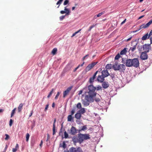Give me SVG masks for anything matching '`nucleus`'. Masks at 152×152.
<instances>
[{
  "label": "nucleus",
  "instance_id": "1",
  "mask_svg": "<svg viewBox=\"0 0 152 152\" xmlns=\"http://www.w3.org/2000/svg\"><path fill=\"white\" fill-rule=\"evenodd\" d=\"M96 87L92 85L88 86L87 90L85 93V94L83 95L82 99V104L84 106H87L89 104L90 102H93L94 101V98L97 94L95 92Z\"/></svg>",
  "mask_w": 152,
  "mask_h": 152
},
{
  "label": "nucleus",
  "instance_id": "2",
  "mask_svg": "<svg viewBox=\"0 0 152 152\" xmlns=\"http://www.w3.org/2000/svg\"><path fill=\"white\" fill-rule=\"evenodd\" d=\"M139 64L138 59L137 58H134L133 59H127L126 60L125 64L127 67L134 66L137 68L139 66Z\"/></svg>",
  "mask_w": 152,
  "mask_h": 152
},
{
  "label": "nucleus",
  "instance_id": "3",
  "mask_svg": "<svg viewBox=\"0 0 152 152\" xmlns=\"http://www.w3.org/2000/svg\"><path fill=\"white\" fill-rule=\"evenodd\" d=\"M113 68L115 70H119L121 72H124L126 69V67L123 64L118 65V63H115L113 66Z\"/></svg>",
  "mask_w": 152,
  "mask_h": 152
},
{
  "label": "nucleus",
  "instance_id": "4",
  "mask_svg": "<svg viewBox=\"0 0 152 152\" xmlns=\"http://www.w3.org/2000/svg\"><path fill=\"white\" fill-rule=\"evenodd\" d=\"M78 138H79V142L81 143L84 140L90 139L91 137L88 134H83L80 133L78 134Z\"/></svg>",
  "mask_w": 152,
  "mask_h": 152
},
{
  "label": "nucleus",
  "instance_id": "5",
  "mask_svg": "<svg viewBox=\"0 0 152 152\" xmlns=\"http://www.w3.org/2000/svg\"><path fill=\"white\" fill-rule=\"evenodd\" d=\"M98 62H92L91 64H89L86 67L85 70L87 72L91 70L97 63Z\"/></svg>",
  "mask_w": 152,
  "mask_h": 152
},
{
  "label": "nucleus",
  "instance_id": "6",
  "mask_svg": "<svg viewBox=\"0 0 152 152\" xmlns=\"http://www.w3.org/2000/svg\"><path fill=\"white\" fill-rule=\"evenodd\" d=\"M152 24V19L151 20L149 21L146 24H143L140 26V28L138 30H140L142 28H146L148 27L149 26Z\"/></svg>",
  "mask_w": 152,
  "mask_h": 152
},
{
  "label": "nucleus",
  "instance_id": "7",
  "mask_svg": "<svg viewBox=\"0 0 152 152\" xmlns=\"http://www.w3.org/2000/svg\"><path fill=\"white\" fill-rule=\"evenodd\" d=\"M151 49V44H145L143 45V50L144 52L148 53Z\"/></svg>",
  "mask_w": 152,
  "mask_h": 152
},
{
  "label": "nucleus",
  "instance_id": "8",
  "mask_svg": "<svg viewBox=\"0 0 152 152\" xmlns=\"http://www.w3.org/2000/svg\"><path fill=\"white\" fill-rule=\"evenodd\" d=\"M72 88V86H70L68 87L65 91H64L63 93V97L65 98L66 96L68 94L69 92L70 91Z\"/></svg>",
  "mask_w": 152,
  "mask_h": 152
},
{
  "label": "nucleus",
  "instance_id": "9",
  "mask_svg": "<svg viewBox=\"0 0 152 152\" xmlns=\"http://www.w3.org/2000/svg\"><path fill=\"white\" fill-rule=\"evenodd\" d=\"M147 53V52H144L141 53L140 58L142 60H145L148 59V55Z\"/></svg>",
  "mask_w": 152,
  "mask_h": 152
},
{
  "label": "nucleus",
  "instance_id": "10",
  "mask_svg": "<svg viewBox=\"0 0 152 152\" xmlns=\"http://www.w3.org/2000/svg\"><path fill=\"white\" fill-rule=\"evenodd\" d=\"M81 151L82 150L80 147L76 148L73 147L70 149V152H81Z\"/></svg>",
  "mask_w": 152,
  "mask_h": 152
},
{
  "label": "nucleus",
  "instance_id": "11",
  "mask_svg": "<svg viewBox=\"0 0 152 152\" xmlns=\"http://www.w3.org/2000/svg\"><path fill=\"white\" fill-rule=\"evenodd\" d=\"M64 11L61 10L60 11V13L61 14H64L65 13H66L65 15H69L70 11L68 9L66 8V7H65Z\"/></svg>",
  "mask_w": 152,
  "mask_h": 152
},
{
  "label": "nucleus",
  "instance_id": "12",
  "mask_svg": "<svg viewBox=\"0 0 152 152\" xmlns=\"http://www.w3.org/2000/svg\"><path fill=\"white\" fill-rule=\"evenodd\" d=\"M102 75L105 77H107L110 75L107 69H104L102 71Z\"/></svg>",
  "mask_w": 152,
  "mask_h": 152
},
{
  "label": "nucleus",
  "instance_id": "13",
  "mask_svg": "<svg viewBox=\"0 0 152 152\" xmlns=\"http://www.w3.org/2000/svg\"><path fill=\"white\" fill-rule=\"evenodd\" d=\"M104 78L102 75H99L97 78V80L99 82L102 83L104 80Z\"/></svg>",
  "mask_w": 152,
  "mask_h": 152
},
{
  "label": "nucleus",
  "instance_id": "14",
  "mask_svg": "<svg viewBox=\"0 0 152 152\" xmlns=\"http://www.w3.org/2000/svg\"><path fill=\"white\" fill-rule=\"evenodd\" d=\"M70 131V134L73 135H74L77 133V130L76 128L73 126H72Z\"/></svg>",
  "mask_w": 152,
  "mask_h": 152
},
{
  "label": "nucleus",
  "instance_id": "15",
  "mask_svg": "<svg viewBox=\"0 0 152 152\" xmlns=\"http://www.w3.org/2000/svg\"><path fill=\"white\" fill-rule=\"evenodd\" d=\"M103 83L102 84V87L104 88H106L109 86V84H108L107 82H102Z\"/></svg>",
  "mask_w": 152,
  "mask_h": 152
},
{
  "label": "nucleus",
  "instance_id": "16",
  "mask_svg": "<svg viewBox=\"0 0 152 152\" xmlns=\"http://www.w3.org/2000/svg\"><path fill=\"white\" fill-rule=\"evenodd\" d=\"M81 117V114L78 111L75 115V117L77 119H80Z\"/></svg>",
  "mask_w": 152,
  "mask_h": 152
},
{
  "label": "nucleus",
  "instance_id": "17",
  "mask_svg": "<svg viewBox=\"0 0 152 152\" xmlns=\"http://www.w3.org/2000/svg\"><path fill=\"white\" fill-rule=\"evenodd\" d=\"M137 43L135 45L133 46L132 47H131L129 50V51L131 50L132 52L134 51L136 49V46L137 44Z\"/></svg>",
  "mask_w": 152,
  "mask_h": 152
},
{
  "label": "nucleus",
  "instance_id": "18",
  "mask_svg": "<svg viewBox=\"0 0 152 152\" xmlns=\"http://www.w3.org/2000/svg\"><path fill=\"white\" fill-rule=\"evenodd\" d=\"M23 103H21L20 104L18 107V112H20L21 111L22 109V108H23Z\"/></svg>",
  "mask_w": 152,
  "mask_h": 152
},
{
  "label": "nucleus",
  "instance_id": "19",
  "mask_svg": "<svg viewBox=\"0 0 152 152\" xmlns=\"http://www.w3.org/2000/svg\"><path fill=\"white\" fill-rule=\"evenodd\" d=\"M148 33H147L145 35H144L142 37L141 39L142 40H146L147 39H148Z\"/></svg>",
  "mask_w": 152,
  "mask_h": 152
},
{
  "label": "nucleus",
  "instance_id": "20",
  "mask_svg": "<svg viewBox=\"0 0 152 152\" xmlns=\"http://www.w3.org/2000/svg\"><path fill=\"white\" fill-rule=\"evenodd\" d=\"M57 51V49L56 48H54L51 52V53L53 55L56 54Z\"/></svg>",
  "mask_w": 152,
  "mask_h": 152
},
{
  "label": "nucleus",
  "instance_id": "21",
  "mask_svg": "<svg viewBox=\"0 0 152 152\" xmlns=\"http://www.w3.org/2000/svg\"><path fill=\"white\" fill-rule=\"evenodd\" d=\"M78 112L81 114H83L85 112V109L84 108H82Z\"/></svg>",
  "mask_w": 152,
  "mask_h": 152
},
{
  "label": "nucleus",
  "instance_id": "22",
  "mask_svg": "<svg viewBox=\"0 0 152 152\" xmlns=\"http://www.w3.org/2000/svg\"><path fill=\"white\" fill-rule=\"evenodd\" d=\"M126 48H124V49L122 50L120 52L121 55H124L126 53Z\"/></svg>",
  "mask_w": 152,
  "mask_h": 152
},
{
  "label": "nucleus",
  "instance_id": "23",
  "mask_svg": "<svg viewBox=\"0 0 152 152\" xmlns=\"http://www.w3.org/2000/svg\"><path fill=\"white\" fill-rule=\"evenodd\" d=\"M72 115H69L67 117V121H71L73 119V118L72 117Z\"/></svg>",
  "mask_w": 152,
  "mask_h": 152
},
{
  "label": "nucleus",
  "instance_id": "24",
  "mask_svg": "<svg viewBox=\"0 0 152 152\" xmlns=\"http://www.w3.org/2000/svg\"><path fill=\"white\" fill-rule=\"evenodd\" d=\"M87 129V126L86 125H85L83 127H82V128L81 129H79V132H80V131H84L85 130H86Z\"/></svg>",
  "mask_w": 152,
  "mask_h": 152
},
{
  "label": "nucleus",
  "instance_id": "25",
  "mask_svg": "<svg viewBox=\"0 0 152 152\" xmlns=\"http://www.w3.org/2000/svg\"><path fill=\"white\" fill-rule=\"evenodd\" d=\"M16 110V108H15L12 111L11 115V118L15 114V111Z\"/></svg>",
  "mask_w": 152,
  "mask_h": 152
},
{
  "label": "nucleus",
  "instance_id": "26",
  "mask_svg": "<svg viewBox=\"0 0 152 152\" xmlns=\"http://www.w3.org/2000/svg\"><path fill=\"white\" fill-rule=\"evenodd\" d=\"M112 67V65L110 64H107L105 66V68L106 69H110Z\"/></svg>",
  "mask_w": 152,
  "mask_h": 152
},
{
  "label": "nucleus",
  "instance_id": "27",
  "mask_svg": "<svg viewBox=\"0 0 152 152\" xmlns=\"http://www.w3.org/2000/svg\"><path fill=\"white\" fill-rule=\"evenodd\" d=\"M138 49L139 51H141L143 50V45H141L140 46H139L138 47Z\"/></svg>",
  "mask_w": 152,
  "mask_h": 152
},
{
  "label": "nucleus",
  "instance_id": "28",
  "mask_svg": "<svg viewBox=\"0 0 152 152\" xmlns=\"http://www.w3.org/2000/svg\"><path fill=\"white\" fill-rule=\"evenodd\" d=\"M72 140L74 142H79V139H78L76 137H74L72 138Z\"/></svg>",
  "mask_w": 152,
  "mask_h": 152
},
{
  "label": "nucleus",
  "instance_id": "29",
  "mask_svg": "<svg viewBox=\"0 0 152 152\" xmlns=\"http://www.w3.org/2000/svg\"><path fill=\"white\" fill-rule=\"evenodd\" d=\"M94 79L95 78L92 77H90L89 80V82L91 83H93L94 82Z\"/></svg>",
  "mask_w": 152,
  "mask_h": 152
},
{
  "label": "nucleus",
  "instance_id": "30",
  "mask_svg": "<svg viewBox=\"0 0 152 152\" xmlns=\"http://www.w3.org/2000/svg\"><path fill=\"white\" fill-rule=\"evenodd\" d=\"M81 29H80L79 30H78L77 31L75 32V33H74V34H73L71 36V37H74V36H75V35L76 34H77V33H79V32H80L81 31Z\"/></svg>",
  "mask_w": 152,
  "mask_h": 152
},
{
  "label": "nucleus",
  "instance_id": "31",
  "mask_svg": "<svg viewBox=\"0 0 152 152\" xmlns=\"http://www.w3.org/2000/svg\"><path fill=\"white\" fill-rule=\"evenodd\" d=\"M104 13H105L104 11L100 13H99L98 14L96 15L97 16V17H99L101 16L102 15L104 14Z\"/></svg>",
  "mask_w": 152,
  "mask_h": 152
},
{
  "label": "nucleus",
  "instance_id": "32",
  "mask_svg": "<svg viewBox=\"0 0 152 152\" xmlns=\"http://www.w3.org/2000/svg\"><path fill=\"white\" fill-rule=\"evenodd\" d=\"M29 134L28 133H27L26 135V141H28L29 137Z\"/></svg>",
  "mask_w": 152,
  "mask_h": 152
},
{
  "label": "nucleus",
  "instance_id": "33",
  "mask_svg": "<svg viewBox=\"0 0 152 152\" xmlns=\"http://www.w3.org/2000/svg\"><path fill=\"white\" fill-rule=\"evenodd\" d=\"M60 146L62 147L63 148H65L66 147V145L64 141L63 143V145H61V144H60Z\"/></svg>",
  "mask_w": 152,
  "mask_h": 152
},
{
  "label": "nucleus",
  "instance_id": "34",
  "mask_svg": "<svg viewBox=\"0 0 152 152\" xmlns=\"http://www.w3.org/2000/svg\"><path fill=\"white\" fill-rule=\"evenodd\" d=\"M55 125L53 124V135H54L55 134Z\"/></svg>",
  "mask_w": 152,
  "mask_h": 152
},
{
  "label": "nucleus",
  "instance_id": "35",
  "mask_svg": "<svg viewBox=\"0 0 152 152\" xmlns=\"http://www.w3.org/2000/svg\"><path fill=\"white\" fill-rule=\"evenodd\" d=\"M64 137L65 138H68V136H69L68 134L66 132V131H65L64 132Z\"/></svg>",
  "mask_w": 152,
  "mask_h": 152
},
{
  "label": "nucleus",
  "instance_id": "36",
  "mask_svg": "<svg viewBox=\"0 0 152 152\" xmlns=\"http://www.w3.org/2000/svg\"><path fill=\"white\" fill-rule=\"evenodd\" d=\"M120 57V55L119 54H118L115 57V60H118V59Z\"/></svg>",
  "mask_w": 152,
  "mask_h": 152
},
{
  "label": "nucleus",
  "instance_id": "37",
  "mask_svg": "<svg viewBox=\"0 0 152 152\" xmlns=\"http://www.w3.org/2000/svg\"><path fill=\"white\" fill-rule=\"evenodd\" d=\"M60 93L59 92H57V93L55 98V99H56L58 98V97L60 94Z\"/></svg>",
  "mask_w": 152,
  "mask_h": 152
},
{
  "label": "nucleus",
  "instance_id": "38",
  "mask_svg": "<svg viewBox=\"0 0 152 152\" xmlns=\"http://www.w3.org/2000/svg\"><path fill=\"white\" fill-rule=\"evenodd\" d=\"M77 107L79 109L81 107V103L80 102L78 103L77 104Z\"/></svg>",
  "mask_w": 152,
  "mask_h": 152
},
{
  "label": "nucleus",
  "instance_id": "39",
  "mask_svg": "<svg viewBox=\"0 0 152 152\" xmlns=\"http://www.w3.org/2000/svg\"><path fill=\"white\" fill-rule=\"evenodd\" d=\"M66 16V15H62V16H61L60 17L59 19H60V20H63L65 18V16Z\"/></svg>",
  "mask_w": 152,
  "mask_h": 152
},
{
  "label": "nucleus",
  "instance_id": "40",
  "mask_svg": "<svg viewBox=\"0 0 152 152\" xmlns=\"http://www.w3.org/2000/svg\"><path fill=\"white\" fill-rule=\"evenodd\" d=\"M89 55V54H87L85 56H84L82 58V60L83 61L85 60V59H87Z\"/></svg>",
  "mask_w": 152,
  "mask_h": 152
},
{
  "label": "nucleus",
  "instance_id": "41",
  "mask_svg": "<svg viewBox=\"0 0 152 152\" xmlns=\"http://www.w3.org/2000/svg\"><path fill=\"white\" fill-rule=\"evenodd\" d=\"M148 39H149L150 37L152 35V30H151L150 31L149 34H148Z\"/></svg>",
  "mask_w": 152,
  "mask_h": 152
},
{
  "label": "nucleus",
  "instance_id": "42",
  "mask_svg": "<svg viewBox=\"0 0 152 152\" xmlns=\"http://www.w3.org/2000/svg\"><path fill=\"white\" fill-rule=\"evenodd\" d=\"M69 1L68 0H65L64 1L63 4L64 5H66L67 4H68V3H69Z\"/></svg>",
  "mask_w": 152,
  "mask_h": 152
},
{
  "label": "nucleus",
  "instance_id": "43",
  "mask_svg": "<svg viewBox=\"0 0 152 152\" xmlns=\"http://www.w3.org/2000/svg\"><path fill=\"white\" fill-rule=\"evenodd\" d=\"M5 135L6 136V137L5 138V140H8V139L9 138V135L7 134H5Z\"/></svg>",
  "mask_w": 152,
  "mask_h": 152
},
{
  "label": "nucleus",
  "instance_id": "44",
  "mask_svg": "<svg viewBox=\"0 0 152 152\" xmlns=\"http://www.w3.org/2000/svg\"><path fill=\"white\" fill-rule=\"evenodd\" d=\"M13 121L12 119H10V123H9V125L10 126H11L12 123H13Z\"/></svg>",
  "mask_w": 152,
  "mask_h": 152
},
{
  "label": "nucleus",
  "instance_id": "45",
  "mask_svg": "<svg viewBox=\"0 0 152 152\" xmlns=\"http://www.w3.org/2000/svg\"><path fill=\"white\" fill-rule=\"evenodd\" d=\"M102 89V87L100 86H98L96 87V90L97 91L100 90Z\"/></svg>",
  "mask_w": 152,
  "mask_h": 152
},
{
  "label": "nucleus",
  "instance_id": "46",
  "mask_svg": "<svg viewBox=\"0 0 152 152\" xmlns=\"http://www.w3.org/2000/svg\"><path fill=\"white\" fill-rule=\"evenodd\" d=\"M63 1V0H59L57 3L56 4H60Z\"/></svg>",
  "mask_w": 152,
  "mask_h": 152
},
{
  "label": "nucleus",
  "instance_id": "47",
  "mask_svg": "<svg viewBox=\"0 0 152 152\" xmlns=\"http://www.w3.org/2000/svg\"><path fill=\"white\" fill-rule=\"evenodd\" d=\"M95 26V25H93L90 26L89 28L88 31H90L91 30V29L93 28H94Z\"/></svg>",
  "mask_w": 152,
  "mask_h": 152
},
{
  "label": "nucleus",
  "instance_id": "48",
  "mask_svg": "<svg viewBox=\"0 0 152 152\" xmlns=\"http://www.w3.org/2000/svg\"><path fill=\"white\" fill-rule=\"evenodd\" d=\"M80 66V65L79 64L78 65V66L77 67H76L75 69L73 70V72H75V71H76L78 69V68Z\"/></svg>",
  "mask_w": 152,
  "mask_h": 152
},
{
  "label": "nucleus",
  "instance_id": "49",
  "mask_svg": "<svg viewBox=\"0 0 152 152\" xmlns=\"http://www.w3.org/2000/svg\"><path fill=\"white\" fill-rule=\"evenodd\" d=\"M95 101L97 102H99L100 101V99H99V98H95Z\"/></svg>",
  "mask_w": 152,
  "mask_h": 152
},
{
  "label": "nucleus",
  "instance_id": "50",
  "mask_svg": "<svg viewBox=\"0 0 152 152\" xmlns=\"http://www.w3.org/2000/svg\"><path fill=\"white\" fill-rule=\"evenodd\" d=\"M75 112V110L74 109H72L71 111V115H72Z\"/></svg>",
  "mask_w": 152,
  "mask_h": 152
},
{
  "label": "nucleus",
  "instance_id": "51",
  "mask_svg": "<svg viewBox=\"0 0 152 152\" xmlns=\"http://www.w3.org/2000/svg\"><path fill=\"white\" fill-rule=\"evenodd\" d=\"M52 91H50L49 94L48 95V96H47V97L48 98H49L52 95Z\"/></svg>",
  "mask_w": 152,
  "mask_h": 152
},
{
  "label": "nucleus",
  "instance_id": "52",
  "mask_svg": "<svg viewBox=\"0 0 152 152\" xmlns=\"http://www.w3.org/2000/svg\"><path fill=\"white\" fill-rule=\"evenodd\" d=\"M48 106H49V104H47V105H46V107L45 109V111H46L48 109Z\"/></svg>",
  "mask_w": 152,
  "mask_h": 152
},
{
  "label": "nucleus",
  "instance_id": "53",
  "mask_svg": "<svg viewBox=\"0 0 152 152\" xmlns=\"http://www.w3.org/2000/svg\"><path fill=\"white\" fill-rule=\"evenodd\" d=\"M7 148H8V146L7 145H6V146H5V148L4 150V151H3V152H5L7 150Z\"/></svg>",
  "mask_w": 152,
  "mask_h": 152
},
{
  "label": "nucleus",
  "instance_id": "54",
  "mask_svg": "<svg viewBox=\"0 0 152 152\" xmlns=\"http://www.w3.org/2000/svg\"><path fill=\"white\" fill-rule=\"evenodd\" d=\"M132 38V37H131L129 38L128 39H127L125 40V41H126V42H128V41H129Z\"/></svg>",
  "mask_w": 152,
  "mask_h": 152
},
{
  "label": "nucleus",
  "instance_id": "55",
  "mask_svg": "<svg viewBox=\"0 0 152 152\" xmlns=\"http://www.w3.org/2000/svg\"><path fill=\"white\" fill-rule=\"evenodd\" d=\"M126 21V19H125L123 22H121V25H122L123 24H124V23H125Z\"/></svg>",
  "mask_w": 152,
  "mask_h": 152
},
{
  "label": "nucleus",
  "instance_id": "56",
  "mask_svg": "<svg viewBox=\"0 0 152 152\" xmlns=\"http://www.w3.org/2000/svg\"><path fill=\"white\" fill-rule=\"evenodd\" d=\"M17 150H18V149H17V148H13L12 149V151L16 152Z\"/></svg>",
  "mask_w": 152,
  "mask_h": 152
},
{
  "label": "nucleus",
  "instance_id": "57",
  "mask_svg": "<svg viewBox=\"0 0 152 152\" xmlns=\"http://www.w3.org/2000/svg\"><path fill=\"white\" fill-rule=\"evenodd\" d=\"M83 90H80L79 92V93H78V95H80L81 94H82V93H83Z\"/></svg>",
  "mask_w": 152,
  "mask_h": 152
},
{
  "label": "nucleus",
  "instance_id": "58",
  "mask_svg": "<svg viewBox=\"0 0 152 152\" xmlns=\"http://www.w3.org/2000/svg\"><path fill=\"white\" fill-rule=\"evenodd\" d=\"M15 148L18 149L19 148V146L18 144H16Z\"/></svg>",
  "mask_w": 152,
  "mask_h": 152
},
{
  "label": "nucleus",
  "instance_id": "59",
  "mask_svg": "<svg viewBox=\"0 0 152 152\" xmlns=\"http://www.w3.org/2000/svg\"><path fill=\"white\" fill-rule=\"evenodd\" d=\"M144 16V15H142L141 16H140V17L138 18V19L139 20V19L142 18H143Z\"/></svg>",
  "mask_w": 152,
  "mask_h": 152
},
{
  "label": "nucleus",
  "instance_id": "60",
  "mask_svg": "<svg viewBox=\"0 0 152 152\" xmlns=\"http://www.w3.org/2000/svg\"><path fill=\"white\" fill-rule=\"evenodd\" d=\"M42 143H43V141H42V140L41 141V142H40V144H39V146H40V147H41L42 146Z\"/></svg>",
  "mask_w": 152,
  "mask_h": 152
},
{
  "label": "nucleus",
  "instance_id": "61",
  "mask_svg": "<svg viewBox=\"0 0 152 152\" xmlns=\"http://www.w3.org/2000/svg\"><path fill=\"white\" fill-rule=\"evenodd\" d=\"M150 42L151 43L150 44H152V37H151L150 38Z\"/></svg>",
  "mask_w": 152,
  "mask_h": 152
},
{
  "label": "nucleus",
  "instance_id": "62",
  "mask_svg": "<svg viewBox=\"0 0 152 152\" xmlns=\"http://www.w3.org/2000/svg\"><path fill=\"white\" fill-rule=\"evenodd\" d=\"M4 111V110L2 109H0V113L3 112Z\"/></svg>",
  "mask_w": 152,
  "mask_h": 152
},
{
  "label": "nucleus",
  "instance_id": "63",
  "mask_svg": "<svg viewBox=\"0 0 152 152\" xmlns=\"http://www.w3.org/2000/svg\"><path fill=\"white\" fill-rule=\"evenodd\" d=\"M32 113H33V111H31V113L29 115V117H31L32 115Z\"/></svg>",
  "mask_w": 152,
  "mask_h": 152
},
{
  "label": "nucleus",
  "instance_id": "64",
  "mask_svg": "<svg viewBox=\"0 0 152 152\" xmlns=\"http://www.w3.org/2000/svg\"><path fill=\"white\" fill-rule=\"evenodd\" d=\"M97 17H97V15H95L94 16V19H96L97 18Z\"/></svg>",
  "mask_w": 152,
  "mask_h": 152
}]
</instances>
